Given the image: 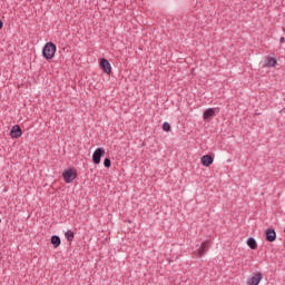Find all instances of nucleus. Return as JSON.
<instances>
[{"instance_id":"obj_17","label":"nucleus","mask_w":285,"mask_h":285,"mask_svg":"<svg viewBox=\"0 0 285 285\" xmlns=\"http://www.w3.org/2000/svg\"><path fill=\"white\" fill-rule=\"evenodd\" d=\"M279 42H281V43H285V38H284V37H281Z\"/></svg>"},{"instance_id":"obj_2","label":"nucleus","mask_w":285,"mask_h":285,"mask_svg":"<svg viewBox=\"0 0 285 285\" xmlns=\"http://www.w3.org/2000/svg\"><path fill=\"white\" fill-rule=\"evenodd\" d=\"M62 177H63L66 184H72V181H75V179H77V170H75V168L67 169L62 174Z\"/></svg>"},{"instance_id":"obj_1","label":"nucleus","mask_w":285,"mask_h":285,"mask_svg":"<svg viewBox=\"0 0 285 285\" xmlns=\"http://www.w3.org/2000/svg\"><path fill=\"white\" fill-rule=\"evenodd\" d=\"M57 52V45L55 42H47L42 48V57L50 61V59H55V53Z\"/></svg>"},{"instance_id":"obj_7","label":"nucleus","mask_w":285,"mask_h":285,"mask_svg":"<svg viewBox=\"0 0 285 285\" xmlns=\"http://www.w3.org/2000/svg\"><path fill=\"white\" fill-rule=\"evenodd\" d=\"M265 239L266 242L273 243L275 239H277V233L274 228H267L265 230Z\"/></svg>"},{"instance_id":"obj_18","label":"nucleus","mask_w":285,"mask_h":285,"mask_svg":"<svg viewBox=\"0 0 285 285\" xmlns=\"http://www.w3.org/2000/svg\"><path fill=\"white\" fill-rule=\"evenodd\" d=\"M3 28V20H0V30Z\"/></svg>"},{"instance_id":"obj_13","label":"nucleus","mask_w":285,"mask_h":285,"mask_svg":"<svg viewBox=\"0 0 285 285\" xmlns=\"http://www.w3.org/2000/svg\"><path fill=\"white\" fill-rule=\"evenodd\" d=\"M247 246H249L252 250H257V240H255L253 237H249L247 239Z\"/></svg>"},{"instance_id":"obj_9","label":"nucleus","mask_w":285,"mask_h":285,"mask_svg":"<svg viewBox=\"0 0 285 285\" xmlns=\"http://www.w3.org/2000/svg\"><path fill=\"white\" fill-rule=\"evenodd\" d=\"M200 161L206 168H208L209 166H213L215 158H213L210 155H205L200 158Z\"/></svg>"},{"instance_id":"obj_8","label":"nucleus","mask_w":285,"mask_h":285,"mask_svg":"<svg viewBox=\"0 0 285 285\" xmlns=\"http://www.w3.org/2000/svg\"><path fill=\"white\" fill-rule=\"evenodd\" d=\"M22 135H23V131L21 130V127L19 125H14L11 128L10 137L12 139H19V137H21Z\"/></svg>"},{"instance_id":"obj_4","label":"nucleus","mask_w":285,"mask_h":285,"mask_svg":"<svg viewBox=\"0 0 285 285\" xmlns=\"http://www.w3.org/2000/svg\"><path fill=\"white\" fill-rule=\"evenodd\" d=\"M100 68L106 75H110V72H112V66L110 65V61H108V59L106 58H101Z\"/></svg>"},{"instance_id":"obj_16","label":"nucleus","mask_w":285,"mask_h":285,"mask_svg":"<svg viewBox=\"0 0 285 285\" xmlns=\"http://www.w3.org/2000/svg\"><path fill=\"white\" fill-rule=\"evenodd\" d=\"M163 130H164L165 132H170V125H169L168 122H164V124H163Z\"/></svg>"},{"instance_id":"obj_6","label":"nucleus","mask_w":285,"mask_h":285,"mask_svg":"<svg viewBox=\"0 0 285 285\" xmlns=\"http://www.w3.org/2000/svg\"><path fill=\"white\" fill-rule=\"evenodd\" d=\"M210 248V240H205L200 244V248L197 250V257H204Z\"/></svg>"},{"instance_id":"obj_11","label":"nucleus","mask_w":285,"mask_h":285,"mask_svg":"<svg viewBox=\"0 0 285 285\" xmlns=\"http://www.w3.org/2000/svg\"><path fill=\"white\" fill-rule=\"evenodd\" d=\"M210 117H215V109L208 108L203 114V119L208 120Z\"/></svg>"},{"instance_id":"obj_5","label":"nucleus","mask_w":285,"mask_h":285,"mask_svg":"<svg viewBox=\"0 0 285 285\" xmlns=\"http://www.w3.org/2000/svg\"><path fill=\"white\" fill-rule=\"evenodd\" d=\"M262 279H264L262 272H256L249 279H247V285H259Z\"/></svg>"},{"instance_id":"obj_12","label":"nucleus","mask_w":285,"mask_h":285,"mask_svg":"<svg viewBox=\"0 0 285 285\" xmlns=\"http://www.w3.org/2000/svg\"><path fill=\"white\" fill-rule=\"evenodd\" d=\"M51 244L53 248H59L61 246V238L58 235L51 236Z\"/></svg>"},{"instance_id":"obj_14","label":"nucleus","mask_w":285,"mask_h":285,"mask_svg":"<svg viewBox=\"0 0 285 285\" xmlns=\"http://www.w3.org/2000/svg\"><path fill=\"white\" fill-rule=\"evenodd\" d=\"M65 237H66L67 242H72L75 239V232H72L70 229L67 230L65 233Z\"/></svg>"},{"instance_id":"obj_3","label":"nucleus","mask_w":285,"mask_h":285,"mask_svg":"<svg viewBox=\"0 0 285 285\" xmlns=\"http://www.w3.org/2000/svg\"><path fill=\"white\" fill-rule=\"evenodd\" d=\"M106 155V149H104V147H98L94 154H92V161L96 165L101 164V157H104Z\"/></svg>"},{"instance_id":"obj_15","label":"nucleus","mask_w":285,"mask_h":285,"mask_svg":"<svg viewBox=\"0 0 285 285\" xmlns=\"http://www.w3.org/2000/svg\"><path fill=\"white\" fill-rule=\"evenodd\" d=\"M104 166L105 168H110V166H112V161L110 160V158H105Z\"/></svg>"},{"instance_id":"obj_10","label":"nucleus","mask_w":285,"mask_h":285,"mask_svg":"<svg viewBox=\"0 0 285 285\" xmlns=\"http://www.w3.org/2000/svg\"><path fill=\"white\" fill-rule=\"evenodd\" d=\"M266 68H275L277 66V58L267 56L265 60Z\"/></svg>"}]
</instances>
